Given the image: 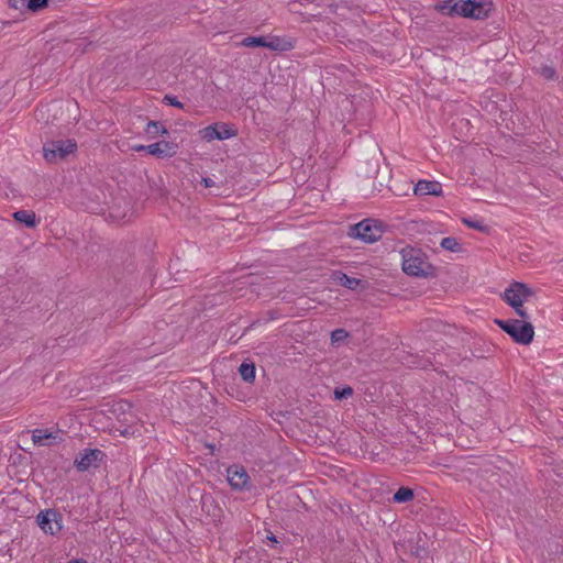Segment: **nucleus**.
<instances>
[{"instance_id":"nucleus-16","label":"nucleus","mask_w":563,"mask_h":563,"mask_svg":"<svg viewBox=\"0 0 563 563\" xmlns=\"http://www.w3.org/2000/svg\"><path fill=\"white\" fill-rule=\"evenodd\" d=\"M12 217L16 222L24 224L29 229L35 228L38 223L34 211L18 210L13 212Z\"/></svg>"},{"instance_id":"nucleus-33","label":"nucleus","mask_w":563,"mask_h":563,"mask_svg":"<svg viewBox=\"0 0 563 563\" xmlns=\"http://www.w3.org/2000/svg\"><path fill=\"white\" fill-rule=\"evenodd\" d=\"M200 184L205 187V188H211V187H214L216 186V183L212 178L210 177H202L201 180H200Z\"/></svg>"},{"instance_id":"nucleus-34","label":"nucleus","mask_w":563,"mask_h":563,"mask_svg":"<svg viewBox=\"0 0 563 563\" xmlns=\"http://www.w3.org/2000/svg\"><path fill=\"white\" fill-rule=\"evenodd\" d=\"M267 539L274 544V545H277L279 544V541L277 540V537L273 533H271L269 536H267Z\"/></svg>"},{"instance_id":"nucleus-8","label":"nucleus","mask_w":563,"mask_h":563,"mask_svg":"<svg viewBox=\"0 0 563 563\" xmlns=\"http://www.w3.org/2000/svg\"><path fill=\"white\" fill-rule=\"evenodd\" d=\"M107 459V454L100 449H84L75 459V466L79 472L98 468Z\"/></svg>"},{"instance_id":"nucleus-19","label":"nucleus","mask_w":563,"mask_h":563,"mask_svg":"<svg viewBox=\"0 0 563 563\" xmlns=\"http://www.w3.org/2000/svg\"><path fill=\"white\" fill-rule=\"evenodd\" d=\"M146 134L150 137H155L158 134H166L168 135V130L165 128V125L159 121H148L147 126L145 129Z\"/></svg>"},{"instance_id":"nucleus-37","label":"nucleus","mask_w":563,"mask_h":563,"mask_svg":"<svg viewBox=\"0 0 563 563\" xmlns=\"http://www.w3.org/2000/svg\"><path fill=\"white\" fill-rule=\"evenodd\" d=\"M561 554H563V547H562V551H561Z\"/></svg>"},{"instance_id":"nucleus-5","label":"nucleus","mask_w":563,"mask_h":563,"mask_svg":"<svg viewBox=\"0 0 563 563\" xmlns=\"http://www.w3.org/2000/svg\"><path fill=\"white\" fill-rule=\"evenodd\" d=\"M533 295L534 290L527 284L521 282H512L505 289L504 294L501 295V299L510 307H521V303L528 301L529 298Z\"/></svg>"},{"instance_id":"nucleus-35","label":"nucleus","mask_w":563,"mask_h":563,"mask_svg":"<svg viewBox=\"0 0 563 563\" xmlns=\"http://www.w3.org/2000/svg\"><path fill=\"white\" fill-rule=\"evenodd\" d=\"M134 150L136 152H142V151L146 152V145H136V146H134Z\"/></svg>"},{"instance_id":"nucleus-23","label":"nucleus","mask_w":563,"mask_h":563,"mask_svg":"<svg viewBox=\"0 0 563 563\" xmlns=\"http://www.w3.org/2000/svg\"><path fill=\"white\" fill-rule=\"evenodd\" d=\"M537 74H539L545 80H555L558 78L555 68L550 65H542L538 68Z\"/></svg>"},{"instance_id":"nucleus-22","label":"nucleus","mask_w":563,"mask_h":563,"mask_svg":"<svg viewBox=\"0 0 563 563\" xmlns=\"http://www.w3.org/2000/svg\"><path fill=\"white\" fill-rule=\"evenodd\" d=\"M440 245L445 251L453 253H461L463 251L462 244L457 241L456 238L453 236L443 238Z\"/></svg>"},{"instance_id":"nucleus-20","label":"nucleus","mask_w":563,"mask_h":563,"mask_svg":"<svg viewBox=\"0 0 563 563\" xmlns=\"http://www.w3.org/2000/svg\"><path fill=\"white\" fill-rule=\"evenodd\" d=\"M241 45L245 47H273L271 44H266L265 36H246L241 41Z\"/></svg>"},{"instance_id":"nucleus-18","label":"nucleus","mask_w":563,"mask_h":563,"mask_svg":"<svg viewBox=\"0 0 563 563\" xmlns=\"http://www.w3.org/2000/svg\"><path fill=\"white\" fill-rule=\"evenodd\" d=\"M239 374L245 383H253L255 380L256 367L253 362H243L239 366Z\"/></svg>"},{"instance_id":"nucleus-9","label":"nucleus","mask_w":563,"mask_h":563,"mask_svg":"<svg viewBox=\"0 0 563 563\" xmlns=\"http://www.w3.org/2000/svg\"><path fill=\"white\" fill-rule=\"evenodd\" d=\"M227 478L230 487L236 492H251L252 481L244 466L233 464L227 470Z\"/></svg>"},{"instance_id":"nucleus-32","label":"nucleus","mask_w":563,"mask_h":563,"mask_svg":"<svg viewBox=\"0 0 563 563\" xmlns=\"http://www.w3.org/2000/svg\"><path fill=\"white\" fill-rule=\"evenodd\" d=\"M266 44H271V45L273 46V47H268V48H269V49H272V51H278V49H282V47H280V41H279V38H278V37H274V38H272L271 41H268V40L266 38Z\"/></svg>"},{"instance_id":"nucleus-3","label":"nucleus","mask_w":563,"mask_h":563,"mask_svg":"<svg viewBox=\"0 0 563 563\" xmlns=\"http://www.w3.org/2000/svg\"><path fill=\"white\" fill-rule=\"evenodd\" d=\"M77 150L75 140H52L43 145V155L46 162L56 163L65 159Z\"/></svg>"},{"instance_id":"nucleus-29","label":"nucleus","mask_w":563,"mask_h":563,"mask_svg":"<svg viewBox=\"0 0 563 563\" xmlns=\"http://www.w3.org/2000/svg\"><path fill=\"white\" fill-rule=\"evenodd\" d=\"M10 8H13L15 10H27L29 11V3L27 0H9Z\"/></svg>"},{"instance_id":"nucleus-31","label":"nucleus","mask_w":563,"mask_h":563,"mask_svg":"<svg viewBox=\"0 0 563 563\" xmlns=\"http://www.w3.org/2000/svg\"><path fill=\"white\" fill-rule=\"evenodd\" d=\"M515 312L522 319L521 321H527L530 319V316L528 314L527 310L523 308V303H521V307H511Z\"/></svg>"},{"instance_id":"nucleus-6","label":"nucleus","mask_w":563,"mask_h":563,"mask_svg":"<svg viewBox=\"0 0 563 563\" xmlns=\"http://www.w3.org/2000/svg\"><path fill=\"white\" fill-rule=\"evenodd\" d=\"M63 516L54 508L41 510L36 516V523L46 534L55 536L63 529Z\"/></svg>"},{"instance_id":"nucleus-7","label":"nucleus","mask_w":563,"mask_h":563,"mask_svg":"<svg viewBox=\"0 0 563 563\" xmlns=\"http://www.w3.org/2000/svg\"><path fill=\"white\" fill-rule=\"evenodd\" d=\"M200 137L206 142L214 140L224 141L236 136L238 130L232 125L224 122L212 123L199 131Z\"/></svg>"},{"instance_id":"nucleus-17","label":"nucleus","mask_w":563,"mask_h":563,"mask_svg":"<svg viewBox=\"0 0 563 563\" xmlns=\"http://www.w3.org/2000/svg\"><path fill=\"white\" fill-rule=\"evenodd\" d=\"M413 498V489L407 486H401L394 493L391 500L395 504H405L411 501Z\"/></svg>"},{"instance_id":"nucleus-27","label":"nucleus","mask_w":563,"mask_h":563,"mask_svg":"<svg viewBox=\"0 0 563 563\" xmlns=\"http://www.w3.org/2000/svg\"><path fill=\"white\" fill-rule=\"evenodd\" d=\"M349 332L345 329H335L331 332V342L332 343H340L343 342L345 339L349 338Z\"/></svg>"},{"instance_id":"nucleus-11","label":"nucleus","mask_w":563,"mask_h":563,"mask_svg":"<svg viewBox=\"0 0 563 563\" xmlns=\"http://www.w3.org/2000/svg\"><path fill=\"white\" fill-rule=\"evenodd\" d=\"M177 150L178 145L176 143L165 140L146 145V153L157 158L173 157Z\"/></svg>"},{"instance_id":"nucleus-12","label":"nucleus","mask_w":563,"mask_h":563,"mask_svg":"<svg viewBox=\"0 0 563 563\" xmlns=\"http://www.w3.org/2000/svg\"><path fill=\"white\" fill-rule=\"evenodd\" d=\"M332 279L340 286L345 287L350 290L366 289L367 282L355 277L347 276L341 271H334L332 273Z\"/></svg>"},{"instance_id":"nucleus-1","label":"nucleus","mask_w":563,"mask_h":563,"mask_svg":"<svg viewBox=\"0 0 563 563\" xmlns=\"http://www.w3.org/2000/svg\"><path fill=\"white\" fill-rule=\"evenodd\" d=\"M402 271L415 277H435L437 268L424 260V254L419 250H410L402 254Z\"/></svg>"},{"instance_id":"nucleus-14","label":"nucleus","mask_w":563,"mask_h":563,"mask_svg":"<svg viewBox=\"0 0 563 563\" xmlns=\"http://www.w3.org/2000/svg\"><path fill=\"white\" fill-rule=\"evenodd\" d=\"M135 19V12L133 10H126L113 13L112 23L117 29L129 30L134 25Z\"/></svg>"},{"instance_id":"nucleus-4","label":"nucleus","mask_w":563,"mask_h":563,"mask_svg":"<svg viewBox=\"0 0 563 563\" xmlns=\"http://www.w3.org/2000/svg\"><path fill=\"white\" fill-rule=\"evenodd\" d=\"M461 16L472 20H485L494 10L493 0H460Z\"/></svg>"},{"instance_id":"nucleus-21","label":"nucleus","mask_w":563,"mask_h":563,"mask_svg":"<svg viewBox=\"0 0 563 563\" xmlns=\"http://www.w3.org/2000/svg\"><path fill=\"white\" fill-rule=\"evenodd\" d=\"M54 439L53 434L47 430L35 429L32 434V440L35 444L38 445H49L51 442L48 440Z\"/></svg>"},{"instance_id":"nucleus-25","label":"nucleus","mask_w":563,"mask_h":563,"mask_svg":"<svg viewBox=\"0 0 563 563\" xmlns=\"http://www.w3.org/2000/svg\"><path fill=\"white\" fill-rule=\"evenodd\" d=\"M354 390L351 386L344 385L342 387H336L333 391V396L335 400L347 399L353 395Z\"/></svg>"},{"instance_id":"nucleus-36","label":"nucleus","mask_w":563,"mask_h":563,"mask_svg":"<svg viewBox=\"0 0 563 563\" xmlns=\"http://www.w3.org/2000/svg\"><path fill=\"white\" fill-rule=\"evenodd\" d=\"M68 563H87V561L84 559H73Z\"/></svg>"},{"instance_id":"nucleus-15","label":"nucleus","mask_w":563,"mask_h":563,"mask_svg":"<svg viewBox=\"0 0 563 563\" xmlns=\"http://www.w3.org/2000/svg\"><path fill=\"white\" fill-rule=\"evenodd\" d=\"M434 9L448 16H461L460 0H444L434 4Z\"/></svg>"},{"instance_id":"nucleus-26","label":"nucleus","mask_w":563,"mask_h":563,"mask_svg":"<svg viewBox=\"0 0 563 563\" xmlns=\"http://www.w3.org/2000/svg\"><path fill=\"white\" fill-rule=\"evenodd\" d=\"M517 319H508V320H501V319H495V323L508 335L511 333L512 328L515 327V322Z\"/></svg>"},{"instance_id":"nucleus-24","label":"nucleus","mask_w":563,"mask_h":563,"mask_svg":"<svg viewBox=\"0 0 563 563\" xmlns=\"http://www.w3.org/2000/svg\"><path fill=\"white\" fill-rule=\"evenodd\" d=\"M462 222L474 230H477L479 232L487 233L489 231V227L484 224L483 221L474 220L471 218H462Z\"/></svg>"},{"instance_id":"nucleus-28","label":"nucleus","mask_w":563,"mask_h":563,"mask_svg":"<svg viewBox=\"0 0 563 563\" xmlns=\"http://www.w3.org/2000/svg\"><path fill=\"white\" fill-rule=\"evenodd\" d=\"M49 0H27L29 11L38 12L48 5Z\"/></svg>"},{"instance_id":"nucleus-2","label":"nucleus","mask_w":563,"mask_h":563,"mask_svg":"<svg viewBox=\"0 0 563 563\" xmlns=\"http://www.w3.org/2000/svg\"><path fill=\"white\" fill-rule=\"evenodd\" d=\"M385 232V224L380 220L367 218L353 225H350L347 235L364 243H374L382 239Z\"/></svg>"},{"instance_id":"nucleus-10","label":"nucleus","mask_w":563,"mask_h":563,"mask_svg":"<svg viewBox=\"0 0 563 563\" xmlns=\"http://www.w3.org/2000/svg\"><path fill=\"white\" fill-rule=\"evenodd\" d=\"M509 336L518 344L529 345L534 338V327L529 321L517 319Z\"/></svg>"},{"instance_id":"nucleus-30","label":"nucleus","mask_w":563,"mask_h":563,"mask_svg":"<svg viewBox=\"0 0 563 563\" xmlns=\"http://www.w3.org/2000/svg\"><path fill=\"white\" fill-rule=\"evenodd\" d=\"M164 102L168 106H172V107H175V108H178V109H184V103L180 102L177 97L175 96H172V95H166L164 97Z\"/></svg>"},{"instance_id":"nucleus-13","label":"nucleus","mask_w":563,"mask_h":563,"mask_svg":"<svg viewBox=\"0 0 563 563\" xmlns=\"http://www.w3.org/2000/svg\"><path fill=\"white\" fill-rule=\"evenodd\" d=\"M413 192L416 196H441L442 185L435 180H419L413 187Z\"/></svg>"}]
</instances>
